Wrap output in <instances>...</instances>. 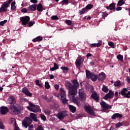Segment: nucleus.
I'll return each mask as SVG.
<instances>
[{
    "mask_svg": "<svg viewBox=\"0 0 130 130\" xmlns=\"http://www.w3.org/2000/svg\"><path fill=\"white\" fill-rule=\"evenodd\" d=\"M125 4V2L123 0H119L118 2V3L117 4V6L118 7H121V6H123V5H124Z\"/></svg>",
    "mask_w": 130,
    "mask_h": 130,
    "instance_id": "obj_31",
    "label": "nucleus"
},
{
    "mask_svg": "<svg viewBox=\"0 0 130 130\" xmlns=\"http://www.w3.org/2000/svg\"><path fill=\"white\" fill-rule=\"evenodd\" d=\"M0 129H5V126H4V124L3 122L0 120Z\"/></svg>",
    "mask_w": 130,
    "mask_h": 130,
    "instance_id": "obj_49",
    "label": "nucleus"
},
{
    "mask_svg": "<svg viewBox=\"0 0 130 130\" xmlns=\"http://www.w3.org/2000/svg\"><path fill=\"white\" fill-rule=\"evenodd\" d=\"M109 46H110L111 48H115V46L114 45V43L112 42H110L108 43Z\"/></svg>",
    "mask_w": 130,
    "mask_h": 130,
    "instance_id": "obj_42",
    "label": "nucleus"
},
{
    "mask_svg": "<svg viewBox=\"0 0 130 130\" xmlns=\"http://www.w3.org/2000/svg\"><path fill=\"white\" fill-rule=\"evenodd\" d=\"M87 10L85 8H83L82 9L79 10V15H83L86 13Z\"/></svg>",
    "mask_w": 130,
    "mask_h": 130,
    "instance_id": "obj_33",
    "label": "nucleus"
},
{
    "mask_svg": "<svg viewBox=\"0 0 130 130\" xmlns=\"http://www.w3.org/2000/svg\"><path fill=\"white\" fill-rule=\"evenodd\" d=\"M106 79V75L103 72L101 73L98 76V80L99 82H103Z\"/></svg>",
    "mask_w": 130,
    "mask_h": 130,
    "instance_id": "obj_16",
    "label": "nucleus"
},
{
    "mask_svg": "<svg viewBox=\"0 0 130 130\" xmlns=\"http://www.w3.org/2000/svg\"><path fill=\"white\" fill-rule=\"evenodd\" d=\"M9 112V108L7 107L3 106L0 108V113L3 115H5Z\"/></svg>",
    "mask_w": 130,
    "mask_h": 130,
    "instance_id": "obj_14",
    "label": "nucleus"
},
{
    "mask_svg": "<svg viewBox=\"0 0 130 130\" xmlns=\"http://www.w3.org/2000/svg\"><path fill=\"white\" fill-rule=\"evenodd\" d=\"M44 99H45V100H47V99H48V98L47 96H45L44 97Z\"/></svg>",
    "mask_w": 130,
    "mask_h": 130,
    "instance_id": "obj_64",
    "label": "nucleus"
},
{
    "mask_svg": "<svg viewBox=\"0 0 130 130\" xmlns=\"http://www.w3.org/2000/svg\"><path fill=\"white\" fill-rule=\"evenodd\" d=\"M13 0H8V2H4L0 8V13H5L8 11V8L10 7V4L13 2Z\"/></svg>",
    "mask_w": 130,
    "mask_h": 130,
    "instance_id": "obj_3",
    "label": "nucleus"
},
{
    "mask_svg": "<svg viewBox=\"0 0 130 130\" xmlns=\"http://www.w3.org/2000/svg\"><path fill=\"white\" fill-rule=\"evenodd\" d=\"M100 104L104 110H108V109H111L112 108L111 106H109V105L106 104L104 101H102Z\"/></svg>",
    "mask_w": 130,
    "mask_h": 130,
    "instance_id": "obj_13",
    "label": "nucleus"
},
{
    "mask_svg": "<svg viewBox=\"0 0 130 130\" xmlns=\"http://www.w3.org/2000/svg\"><path fill=\"white\" fill-rule=\"evenodd\" d=\"M85 91L84 89L81 88L79 90V96L81 99H85Z\"/></svg>",
    "mask_w": 130,
    "mask_h": 130,
    "instance_id": "obj_21",
    "label": "nucleus"
},
{
    "mask_svg": "<svg viewBox=\"0 0 130 130\" xmlns=\"http://www.w3.org/2000/svg\"><path fill=\"white\" fill-rule=\"evenodd\" d=\"M60 99L62 102L63 104H67L69 100H67V94L66 93V91L62 88H60Z\"/></svg>",
    "mask_w": 130,
    "mask_h": 130,
    "instance_id": "obj_5",
    "label": "nucleus"
},
{
    "mask_svg": "<svg viewBox=\"0 0 130 130\" xmlns=\"http://www.w3.org/2000/svg\"><path fill=\"white\" fill-rule=\"evenodd\" d=\"M106 9L107 10H110L111 11H112V10H115V4L112 3L110 4L109 6L106 7Z\"/></svg>",
    "mask_w": 130,
    "mask_h": 130,
    "instance_id": "obj_24",
    "label": "nucleus"
},
{
    "mask_svg": "<svg viewBox=\"0 0 130 130\" xmlns=\"http://www.w3.org/2000/svg\"><path fill=\"white\" fill-rule=\"evenodd\" d=\"M58 17H57V16L56 15H53L52 16H51V19L52 20H58Z\"/></svg>",
    "mask_w": 130,
    "mask_h": 130,
    "instance_id": "obj_50",
    "label": "nucleus"
},
{
    "mask_svg": "<svg viewBox=\"0 0 130 130\" xmlns=\"http://www.w3.org/2000/svg\"><path fill=\"white\" fill-rule=\"evenodd\" d=\"M102 17H104V18H105V17H107L108 16V13L107 12H103Z\"/></svg>",
    "mask_w": 130,
    "mask_h": 130,
    "instance_id": "obj_51",
    "label": "nucleus"
},
{
    "mask_svg": "<svg viewBox=\"0 0 130 130\" xmlns=\"http://www.w3.org/2000/svg\"><path fill=\"white\" fill-rule=\"evenodd\" d=\"M21 12L22 13H27V12H28V9H27V8H23L21 10Z\"/></svg>",
    "mask_w": 130,
    "mask_h": 130,
    "instance_id": "obj_52",
    "label": "nucleus"
},
{
    "mask_svg": "<svg viewBox=\"0 0 130 130\" xmlns=\"http://www.w3.org/2000/svg\"><path fill=\"white\" fill-rule=\"evenodd\" d=\"M102 90L103 92H105V93H107V92H108V91H109V89L107 88V86H106L105 85H103Z\"/></svg>",
    "mask_w": 130,
    "mask_h": 130,
    "instance_id": "obj_38",
    "label": "nucleus"
},
{
    "mask_svg": "<svg viewBox=\"0 0 130 130\" xmlns=\"http://www.w3.org/2000/svg\"><path fill=\"white\" fill-rule=\"evenodd\" d=\"M72 83L69 81L65 82V86L69 90V96L70 101H72L77 106H81V103L79 102V98L75 97L78 93V88L80 87V84L76 79L71 80Z\"/></svg>",
    "mask_w": 130,
    "mask_h": 130,
    "instance_id": "obj_1",
    "label": "nucleus"
},
{
    "mask_svg": "<svg viewBox=\"0 0 130 130\" xmlns=\"http://www.w3.org/2000/svg\"><path fill=\"white\" fill-rule=\"evenodd\" d=\"M30 116L32 119V120H34V121H35V122H37V121H38L37 117H36V114H35L34 113H31L30 114Z\"/></svg>",
    "mask_w": 130,
    "mask_h": 130,
    "instance_id": "obj_25",
    "label": "nucleus"
},
{
    "mask_svg": "<svg viewBox=\"0 0 130 130\" xmlns=\"http://www.w3.org/2000/svg\"><path fill=\"white\" fill-rule=\"evenodd\" d=\"M84 62V58L81 55H79L77 59H76L75 61V64L76 66V68L79 70V71H81V68L82 67L81 66V64H83Z\"/></svg>",
    "mask_w": 130,
    "mask_h": 130,
    "instance_id": "obj_6",
    "label": "nucleus"
},
{
    "mask_svg": "<svg viewBox=\"0 0 130 130\" xmlns=\"http://www.w3.org/2000/svg\"><path fill=\"white\" fill-rule=\"evenodd\" d=\"M59 68V66L57 63H54V67L50 68V71H51V72H54V71H56V70H58Z\"/></svg>",
    "mask_w": 130,
    "mask_h": 130,
    "instance_id": "obj_27",
    "label": "nucleus"
},
{
    "mask_svg": "<svg viewBox=\"0 0 130 130\" xmlns=\"http://www.w3.org/2000/svg\"><path fill=\"white\" fill-rule=\"evenodd\" d=\"M122 9V8L121 7H118L116 8V10L118 11H121Z\"/></svg>",
    "mask_w": 130,
    "mask_h": 130,
    "instance_id": "obj_59",
    "label": "nucleus"
},
{
    "mask_svg": "<svg viewBox=\"0 0 130 130\" xmlns=\"http://www.w3.org/2000/svg\"><path fill=\"white\" fill-rule=\"evenodd\" d=\"M49 78L50 80H52V79H54V76L52 74L49 75Z\"/></svg>",
    "mask_w": 130,
    "mask_h": 130,
    "instance_id": "obj_57",
    "label": "nucleus"
},
{
    "mask_svg": "<svg viewBox=\"0 0 130 130\" xmlns=\"http://www.w3.org/2000/svg\"><path fill=\"white\" fill-rule=\"evenodd\" d=\"M117 58L118 60H120V61H123V56L121 54H119L117 56Z\"/></svg>",
    "mask_w": 130,
    "mask_h": 130,
    "instance_id": "obj_35",
    "label": "nucleus"
},
{
    "mask_svg": "<svg viewBox=\"0 0 130 130\" xmlns=\"http://www.w3.org/2000/svg\"><path fill=\"white\" fill-rule=\"evenodd\" d=\"M54 88H55V89L58 90V89H59V86L57 84H55L54 85Z\"/></svg>",
    "mask_w": 130,
    "mask_h": 130,
    "instance_id": "obj_55",
    "label": "nucleus"
},
{
    "mask_svg": "<svg viewBox=\"0 0 130 130\" xmlns=\"http://www.w3.org/2000/svg\"><path fill=\"white\" fill-rule=\"evenodd\" d=\"M20 21L22 25H27L29 23V21H30V17L28 16L21 17Z\"/></svg>",
    "mask_w": 130,
    "mask_h": 130,
    "instance_id": "obj_12",
    "label": "nucleus"
},
{
    "mask_svg": "<svg viewBox=\"0 0 130 130\" xmlns=\"http://www.w3.org/2000/svg\"><path fill=\"white\" fill-rule=\"evenodd\" d=\"M102 45V41L100 40L97 43L91 44L90 46L91 47H100Z\"/></svg>",
    "mask_w": 130,
    "mask_h": 130,
    "instance_id": "obj_23",
    "label": "nucleus"
},
{
    "mask_svg": "<svg viewBox=\"0 0 130 130\" xmlns=\"http://www.w3.org/2000/svg\"><path fill=\"white\" fill-rule=\"evenodd\" d=\"M16 2L14 1L11 3V11H15V9H16Z\"/></svg>",
    "mask_w": 130,
    "mask_h": 130,
    "instance_id": "obj_32",
    "label": "nucleus"
},
{
    "mask_svg": "<svg viewBox=\"0 0 130 130\" xmlns=\"http://www.w3.org/2000/svg\"><path fill=\"white\" fill-rule=\"evenodd\" d=\"M28 104L29 106H27V108L31 112H34L36 113L37 112H41V109H40V107L37 105H35L34 104L32 103L31 102H28Z\"/></svg>",
    "mask_w": 130,
    "mask_h": 130,
    "instance_id": "obj_2",
    "label": "nucleus"
},
{
    "mask_svg": "<svg viewBox=\"0 0 130 130\" xmlns=\"http://www.w3.org/2000/svg\"><path fill=\"white\" fill-rule=\"evenodd\" d=\"M45 88L46 89H49L50 88V85H49V83L48 81L45 82Z\"/></svg>",
    "mask_w": 130,
    "mask_h": 130,
    "instance_id": "obj_41",
    "label": "nucleus"
},
{
    "mask_svg": "<svg viewBox=\"0 0 130 130\" xmlns=\"http://www.w3.org/2000/svg\"><path fill=\"white\" fill-rule=\"evenodd\" d=\"M22 92L23 93V94H25L26 96H28V97H32V95H33V93L30 92L29 90H28V88L26 87H24L22 89Z\"/></svg>",
    "mask_w": 130,
    "mask_h": 130,
    "instance_id": "obj_15",
    "label": "nucleus"
},
{
    "mask_svg": "<svg viewBox=\"0 0 130 130\" xmlns=\"http://www.w3.org/2000/svg\"><path fill=\"white\" fill-rule=\"evenodd\" d=\"M124 98H130V95L126 93L125 95H124Z\"/></svg>",
    "mask_w": 130,
    "mask_h": 130,
    "instance_id": "obj_58",
    "label": "nucleus"
},
{
    "mask_svg": "<svg viewBox=\"0 0 130 130\" xmlns=\"http://www.w3.org/2000/svg\"><path fill=\"white\" fill-rule=\"evenodd\" d=\"M32 121H33L32 119L29 117H26L24 119V122H22V125L23 126H24V127H25V128H27V127L29 126V125L32 123Z\"/></svg>",
    "mask_w": 130,
    "mask_h": 130,
    "instance_id": "obj_9",
    "label": "nucleus"
},
{
    "mask_svg": "<svg viewBox=\"0 0 130 130\" xmlns=\"http://www.w3.org/2000/svg\"><path fill=\"white\" fill-rule=\"evenodd\" d=\"M100 97V95L99 94L97 93V92L95 91H93L91 95V98L92 99H93V100L95 101V102H99L100 101V99H99Z\"/></svg>",
    "mask_w": 130,
    "mask_h": 130,
    "instance_id": "obj_11",
    "label": "nucleus"
},
{
    "mask_svg": "<svg viewBox=\"0 0 130 130\" xmlns=\"http://www.w3.org/2000/svg\"><path fill=\"white\" fill-rule=\"evenodd\" d=\"M35 24V21H30L28 23V27H32Z\"/></svg>",
    "mask_w": 130,
    "mask_h": 130,
    "instance_id": "obj_48",
    "label": "nucleus"
},
{
    "mask_svg": "<svg viewBox=\"0 0 130 130\" xmlns=\"http://www.w3.org/2000/svg\"><path fill=\"white\" fill-rule=\"evenodd\" d=\"M113 95H114V93H113V91H112V90H110L109 91V92L104 96L103 99H105V100H107L108 98H112L113 97Z\"/></svg>",
    "mask_w": 130,
    "mask_h": 130,
    "instance_id": "obj_18",
    "label": "nucleus"
},
{
    "mask_svg": "<svg viewBox=\"0 0 130 130\" xmlns=\"http://www.w3.org/2000/svg\"><path fill=\"white\" fill-rule=\"evenodd\" d=\"M60 69L62 70L63 73H68V71H69V68L67 67H60Z\"/></svg>",
    "mask_w": 130,
    "mask_h": 130,
    "instance_id": "obj_34",
    "label": "nucleus"
},
{
    "mask_svg": "<svg viewBox=\"0 0 130 130\" xmlns=\"http://www.w3.org/2000/svg\"><path fill=\"white\" fill-rule=\"evenodd\" d=\"M122 116H123V115L121 114L115 113L112 116L111 119L113 120H115V119H117L118 118H121V117H122Z\"/></svg>",
    "mask_w": 130,
    "mask_h": 130,
    "instance_id": "obj_20",
    "label": "nucleus"
},
{
    "mask_svg": "<svg viewBox=\"0 0 130 130\" xmlns=\"http://www.w3.org/2000/svg\"><path fill=\"white\" fill-rule=\"evenodd\" d=\"M70 110L72 112V113H75L76 112V110H77V108L74 106L69 105Z\"/></svg>",
    "mask_w": 130,
    "mask_h": 130,
    "instance_id": "obj_30",
    "label": "nucleus"
},
{
    "mask_svg": "<svg viewBox=\"0 0 130 130\" xmlns=\"http://www.w3.org/2000/svg\"><path fill=\"white\" fill-rule=\"evenodd\" d=\"M118 94H119V93H118V92L116 91L115 93V96H116V97H117V96H118Z\"/></svg>",
    "mask_w": 130,
    "mask_h": 130,
    "instance_id": "obj_62",
    "label": "nucleus"
},
{
    "mask_svg": "<svg viewBox=\"0 0 130 130\" xmlns=\"http://www.w3.org/2000/svg\"><path fill=\"white\" fill-rule=\"evenodd\" d=\"M30 3H32V4H37L38 3V1L37 0H30Z\"/></svg>",
    "mask_w": 130,
    "mask_h": 130,
    "instance_id": "obj_54",
    "label": "nucleus"
},
{
    "mask_svg": "<svg viewBox=\"0 0 130 130\" xmlns=\"http://www.w3.org/2000/svg\"><path fill=\"white\" fill-rule=\"evenodd\" d=\"M36 85H37V86H39V87H40L41 88H42V85L41 84L39 83V80H36Z\"/></svg>",
    "mask_w": 130,
    "mask_h": 130,
    "instance_id": "obj_47",
    "label": "nucleus"
},
{
    "mask_svg": "<svg viewBox=\"0 0 130 130\" xmlns=\"http://www.w3.org/2000/svg\"><path fill=\"white\" fill-rule=\"evenodd\" d=\"M94 6L92 4H88L85 7V9L86 10H91V9L93 8Z\"/></svg>",
    "mask_w": 130,
    "mask_h": 130,
    "instance_id": "obj_39",
    "label": "nucleus"
},
{
    "mask_svg": "<svg viewBox=\"0 0 130 130\" xmlns=\"http://www.w3.org/2000/svg\"><path fill=\"white\" fill-rule=\"evenodd\" d=\"M61 4H62V6H63L64 4L69 5V0H63L61 2Z\"/></svg>",
    "mask_w": 130,
    "mask_h": 130,
    "instance_id": "obj_45",
    "label": "nucleus"
},
{
    "mask_svg": "<svg viewBox=\"0 0 130 130\" xmlns=\"http://www.w3.org/2000/svg\"><path fill=\"white\" fill-rule=\"evenodd\" d=\"M10 109L13 111L14 114H17L22 110V107L19 105H17V106H15V105H11L10 106Z\"/></svg>",
    "mask_w": 130,
    "mask_h": 130,
    "instance_id": "obj_7",
    "label": "nucleus"
},
{
    "mask_svg": "<svg viewBox=\"0 0 130 130\" xmlns=\"http://www.w3.org/2000/svg\"><path fill=\"white\" fill-rule=\"evenodd\" d=\"M8 22L7 20H4V21H2L0 22V26H4L6 23Z\"/></svg>",
    "mask_w": 130,
    "mask_h": 130,
    "instance_id": "obj_46",
    "label": "nucleus"
},
{
    "mask_svg": "<svg viewBox=\"0 0 130 130\" xmlns=\"http://www.w3.org/2000/svg\"><path fill=\"white\" fill-rule=\"evenodd\" d=\"M126 81L127 83H130V77H127L126 78Z\"/></svg>",
    "mask_w": 130,
    "mask_h": 130,
    "instance_id": "obj_56",
    "label": "nucleus"
},
{
    "mask_svg": "<svg viewBox=\"0 0 130 130\" xmlns=\"http://www.w3.org/2000/svg\"><path fill=\"white\" fill-rule=\"evenodd\" d=\"M114 85L115 87H120V86H121V84H120V81L118 80L115 82Z\"/></svg>",
    "mask_w": 130,
    "mask_h": 130,
    "instance_id": "obj_37",
    "label": "nucleus"
},
{
    "mask_svg": "<svg viewBox=\"0 0 130 130\" xmlns=\"http://www.w3.org/2000/svg\"><path fill=\"white\" fill-rule=\"evenodd\" d=\"M37 10L38 11V12H42V11H43V7L41 3H40L37 5Z\"/></svg>",
    "mask_w": 130,
    "mask_h": 130,
    "instance_id": "obj_28",
    "label": "nucleus"
},
{
    "mask_svg": "<svg viewBox=\"0 0 130 130\" xmlns=\"http://www.w3.org/2000/svg\"><path fill=\"white\" fill-rule=\"evenodd\" d=\"M90 56H92V54L91 53H87L86 55V57L88 58V57H90Z\"/></svg>",
    "mask_w": 130,
    "mask_h": 130,
    "instance_id": "obj_61",
    "label": "nucleus"
},
{
    "mask_svg": "<svg viewBox=\"0 0 130 130\" xmlns=\"http://www.w3.org/2000/svg\"><path fill=\"white\" fill-rule=\"evenodd\" d=\"M86 75L87 79H90L92 82H96L98 79V75H95L93 72H90L88 70H86Z\"/></svg>",
    "mask_w": 130,
    "mask_h": 130,
    "instance_id": "obj_4",
    "label": "nucleus"
},
{
    "mask_svg": "<svg viewBox=\"0 0 130 130\" xmlns=\"http://www.w3.org/2000/svg\"><path fill=\"white\" fill-rule=\"evenodd\" d=\"M40 117L41 119H42V120H44V121H45L46 120V117H45V115H44V114H40Z\"/></svg>",
    "mask_w": 130,
    "mask_h": 130,
    "instance_id": "obj_40",
    "label": "nucleus"
},
{
    "mask_svg": "<svg viewBox=\"0 0 130 130\" xmlns=\"http://www.w3.org/2000/svg\"><path fill=\"white\" fill-rule=\"evenodd\" d=\"M90 66H94V62H93V61H90Z\"/></svg>",
    "mask_w": 130,
    "mask_h": 130,
    "instance_id": "obj_63",
    "label": "nucleus"
},
{
    "mask_svg": "<svg viewBox=\"0 0 130 130\" xmlns=\"http://www.w3.org/2000/svg\"><path fill=\"white\" fill-rule=\"evenodd\" d=\"M123 125V122H119L116 124V127H120V126H122Z\"/></svg>",
    "mask_w": 130,
    "mask_h": 130,
    "instance_id": "obj_43",
    "label": "nucleus"
},
{
    "mask_svg": "<svg viewBox=\"0 0 130 130\" xmlns=\"http://www.w3.org/2000/svg\"><path fill=\"white\" fill-rule=\"evenodd\" d=\"M44 113L46 115H50V111L48 109H45L44 110Z\"/></svg>",
    "mask_w": 130,
    "mask_h": 130,
    "instance_id": "obj_44",
    "label": "nucleus"
},
{
    "mask_svg": "<svg viewBox=\"0 0 130 130\" xmlns=\"http://www.w3.org/2000/svg\"><path fill=\"white\" fill-rule=\"evenodd\" d=\"M27 3H24V2H22V4H21L22 7H26L27 6Z\"/></svg>",
    "mask_w": 130,
    "mask_h": 130,
    "instance_id": "obj_60",
    "label": "nucleus"
},
{
    "mask_svg": "<svg viewBox=\"0 0 130 130\" xmlns=\"http://www.w3.org/2000/svg\"><path fill=\"white\" fill-rule=\"evenodd\" d=\"M54 96H55V97H57V98H59L60 97V94L55 93L53 94Z\"/></svg>",
    "mask_w": 130,
    "mask_h": 130,
    "instance_id": "obj_53",
    "label": "nucleus"
},
{
    "mask_svg": "<svg viewBox=\"0 0 130 130\" xmlns=\"http://www.w3.org/2000/svg\"><path fill=\"white\" fill-rule=\"evenodd\" d=\"M9 104H14L16 103V99L13 95H10L8 99Z\"/></svg>",
    "mask_w": 130,
    "mask_h": 130,
    "instance_id": "obj_19",
    "label": "nucleus"
},
{
    "mask_svg": "<svg viewBox=\"0 0 130 130\" xmlns=\"http://www.w3.org/2000/svg\"><path fill=\"white\" fill-rule=\"evenodd\" d=\"M84 108L85 111H86V112H87V113L90 115H92L93 116L95 115V113L91 106H85Z\"/></svg>",
    "mask_w": 130,
    "mask_h": 130,
    "instance_id": "obj_10",
    "label": "nucleus"
},
{
    "mask_svg": "<svg viewBox=\"0 0 130 130\" xmlns=\"http://www.w3.org/2000/svg\"><path fill=\"white\" fill-rule=\"evenodd\" d=\"M126 92H127V89L126 88H124L121 92H119V95H122V96H125V94L126 93Z\"/></svg>",
    "mask_w": 130,
    "mask_h": 130,
    "instance_id": "obj_29",
    "label": "nucleus"
},
{
    "mask_svg": "<svg viewBox=\"0 0 130 130\" xmlns=\"http://www.w3.org/2000/svg\"><path fill=\"white\" fill-rule=\"evenodd\" d=\"M37 8V5L36 4H33L29 6L27 8V10L29 12H34L36 11Z\"/></svg>",
    "mask_w": 130,
    "mask_h": 130,
    "instance_id": "obj_22",
    "label": "nucleus"
},
{
    "mask_svg": "<svg viewBox=\"0 0 130 130\" xmlns=\"http://www.w3.org/2000/svg\"><path fill=\"white\" fill-rule=\"evenodd\" d=\"M43 40V38H42V37L38 36L35 38V39H33L32 41L33 42H39L40 41H42Z\"/></svg>",
    "mask_w": 130,
    "mask_h": 130,
    "instance_id": "obj_26",
    "label": "nucleus"
},
{
    "mask_svg": "<svg viewBox=\"0 0 130 130\" xmlns=\"http://www.w3.org/2000/svg\"><path fill=\"white\" fill-rule=\"evenodd\" d=\"M55 116H56L59 120H62L66 116H68V112L66 111L60 112L57 114L54 115Z\"/></svg>",
    "mask_w": 130,
    "mask_h": 130,
    "instance_id": "obj_8",
    "label": "nucleus"
},
{
    "mask_svg": "<svg viewBox=\"0 0 130 130\" xmlns=\"http://www.w3.org/2000/svg\"><path fill=\"white\" fill-rule=\"evenodd\" d=\"M10 124H12L13 126H14V130H19V127L17 124V121L14 118H11L10 121Z\"/></svg>",
    "mask_w": 130,
    "mask_h": 130,
    "instance_id": "obj_17",
    "label": "nucleus"
},
{
    "mask_svg": "<svg viewBox=\"0 0 130 130\" xmlns=\"http://www.w3.org/2000/svg\"><path fill=\"white\" fill-rule=\"evenodd\" d=\"M65 22L66 24H67V25H68V26H73L74 25L73 21L70 20H66Z\"/></svg>",
    "mask_w": 130,
    "mask_h": 130,
    "instance_id": "obj_36",
    "label": "nucleus"
}]
</instances>
